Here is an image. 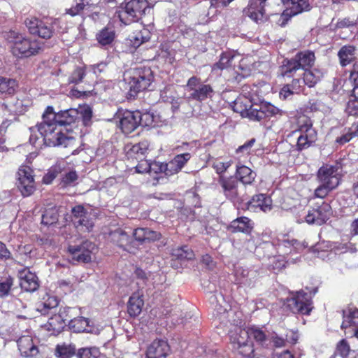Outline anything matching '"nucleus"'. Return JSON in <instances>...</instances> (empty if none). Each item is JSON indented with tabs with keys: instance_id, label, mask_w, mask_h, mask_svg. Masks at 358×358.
<instances>
[{
	"instance_id": "nucleus-43",
	"label": "nucleus",
	"mask_w": 358,
	"mask_h": 358,
	"mask_svg": "<svg viewBox=\"0 0 358 358\" xmlns=\"http://www.w3.org/2000/svg\"><path fill=\"white\" fill-rule=\"evenodd\" d=\"M237 175L243 184H250L255 177V173L245 166L238 167Z\"/></svg>"
},
{
	"instance_id": "nucleus-62",
	"label": "nucleus",
	"mask_w": 358,
	"mask_h": 358,
	"mask_svg": "<svg viewBox=\"0 0 358 358\" xmlns=\"http://www.w3.org/2000/svg\"><path fill=\"white\" fill-rule=\"evenodd\" d=\"M350 350V348L348 342L343 339L341 340L336 346V352L340 355L342 357H346L348 356Z\"/></svg>"
},
{
	"instance_id": "nucleus-46",
	"label": "nucleus",
	"mask_w": 358,
	"mask_h": 358,
	"mask_svg": "<svg viewBox=\"0 0 358 358\" xmlns=\"http://www.w3.org/2000/svg\"><path fill=\"white\" fill-rule=\"evenodd\" d=\"M32 169L27 165H22L17 173V182L34 180Z\"/></svg>"
},
{
	"instance_id": "nucleus-10",
	"label": "nucleus",
	"mask_w": 358,
	"mask_h": 358,
	"mask_svg": "<svg viewBox=\"0 0 358 358\" xmlns=\"http://www.w3.org/2000/svg\"><path fill=\"white\" fill-rule=\"evenodd\" d=\"M331 215V208L328 203L322 201L315 207L308 210L306 216V222L308 224L322 225L324 224Z\"/></svg>"
},
{
	"instance_id": "nucleus-16",
	"label": "nucleus",
	"mask_w": 358,
	"mask_h": 358,
	"mask_svg": "<svg viewBox=\"0 0 358 358\" xmlns=\"http://www.w3.org/2000/svg\"><path fill=\"white\" fill-rule=\"evenodd\" d=\"M20 285L26 292H34L38 287V278L35 273L31 272L28 268H23L18 273Z\"/></svg>"
},
{
	"instance_id": "nucleus-53",
	"label": "nucleus",
	"mask_w": 358,
	"mask_h": 358,
	"mask_svg": "<svg viewBox=\"0 0 358 358\" xmlns=\"http://www.w3.org/2000/svg\"><path fill=\"white\" fill-rule=\"evenodd\" d=\"M85 76V71L83 67L76 68L69 78L70 83L77 84L82 81L83 77Z\"/></svg>"
},
{
	"instance_id": "nucleus-31",
	"label": "nucleus",
	"mask_w": 358,
	"mask_h": 358,
	"mask_svg": "<svg viewBox=\"0 0 358 358\" xmlns=\"http://www.w3.org/2000/svg\"><path fill=\"white\" fill-rule=\"evenodd\" d=\"M248 204L249 207L259 208L264 212L271 209V199L263 194L254 196Z\"/></svg>"
},
{
	"instance_id": "nucleus-44",
	"label": "nucleus",
	"mask_w": 358,
	"mask_h": 358,
	"mask_svg": "<svg viewBox=\"0 0 358 358\" xmlns=\"http://www.w3.org/2000/svg\"><path fill=\"white\" fill-rule=\"evenodd\" d=\"M76 353V347L72 344L62 343L57 345L55 355L62 358H68L74 355Z\"/></svg>"
},
{
	"instance_id": "nucleus-18",
	"label": "nucleus",
	"mask_w": 358,
	"mask_h": 358,
	"mask_svg": "<svg viewBox=\"0 0 358 358\" xmlns=\"http://www.w3.org/2000/svg\"><path fill=\"white\" fill-rule=\"evenodd\" d=\"M256 106L257 109L254 112L255 115H252L255 117L254 121H261L266 117H278L285 113L281 109L268 103L261 106L256 105Z\"/></svg>"
},
{
	"instance_id": "nucleus-64",
	"label": "nucleus",
	"mask_w": 358,
	"mask_h": 358,
	"mask_svg": "<svg viewBox=\"0 0 358 358\" xmlns=\"http://www.w3.org/2000/svg\"><path fill=\"white\" fill-rule=\"evenodd\" d=\"M335 188L334 187H327L325 184L320 183L315 190V196L320 199H324L331 190Z\"/></svg>"
},
{
	"instance_id": "nucleus-59",
	"label": "nucleus",
	"mask_w": 358,
	"mask_h": 358,
	"mask_svg": "<svg viewBox=\"0 0 358 358\" xmlns=\"http://www.w3.org/2000/svg\"><path fill=\"white\" fill-rule=\"evenodd\" d=\"M255 142V138H251L245 143H244L243 145L239 146L236 150V153L242 155H252V148L253 147Z\"/></svg>"
},
{
	"instance_id": "nucleus-58",
	"label": "nucleus",
	"mask_w": 358,
	"mask_h": 358,
	"mask_svg": "<svg viewBox=\"0 0 358 358\" xmlns=\"http://www.w3.org/2000/svg\"><path fill=\"white\" fill-rule=\"evenodd\" d=\"M257 87L255 86L252 89L248 85H244L241 89V96L244 99H248L250 100L255 101V96L256 95Z\"/></svg>"
},
{
	"instance_id": "nucleus-11",
	"label": "nucleus",
	"mask_w": 358,
	"mask_h": 358,
	"mask_svg": "<svg viewBox=\"0 0 358 358\" xmlns=\"http://www.w3.org/2000/svg\"><path fill=\"white\" fill-rule=\"evenodd\" d=\"M338 166L326 164L320 168L317 178L320 183L325 184L327 187H336L339 184Z\"/></svg>"
},
{
	"instance_id": "nucleus-23",
	"label": "nucleus",
	"mask_w": 358,
	"mask_h": 358,
	"mask_svg": "<svg viewBox=\"0 0 358 358\" xmlns=\"http://www.w3.org/2000/svg\"><path fill=\"white\" fill-rule=\"evenodd\" d=\"M187 158H173L167 163H162L158 169V174L164 173L165 176H171L176 173L187 162Z\"/></svg>"
},
{
	"instance_id": "nucleus-27",
	"label": "nucleus",
	"mask_w": 358,
	"mask_h": 358,
	"mask_svg": "<svg viewBox=\"0 0 358 358\" xmlns=\"http://www.w3.org/2000/svg\"><path fill=\"white\" fill-rule=\"evenodd\" d=\"M144 302L142 294L139 292L134 293L127 303V312L131 317L138 316L142 310Z\"/></svg>"
},
{
	"instance_id": "nucleus-61",
	"label": "nucleus",
	"mask_w": 358,
	"mask_h": 358,
	"mask_svg": "<svg viewBox=\"0 0 358 358\" xmlns=\"http://www.w3.org/2000/svg\"><path fill=\"white\" fill-rule=\"evenodd\" d=\"M171 352V348L167 341L165 340L158 339V358H165Z\"/></svg>"
},
{
	"instance_id": "nucleus-42",
	"label": "nucleus",
	"mask_w": 358,
	"mask_h": 358,
	"mask_svg": "<svg viewBox=\"0 0 358 358\" xmlns=\"http://www.w3.org/2000/svg\"><path fill=\"white\" fill-rule=\"evenodd\" d=\"M231 337V341L234 344H236L237 346L245 344L250 341V328L248 329L238 328L236 329V334L235 335H232Z\"/></svg>"
},
{
	"instance_id": "nucleus-12",
	"label": "nucleus",
	"mask_w": 358,
	"mask_h": 358,
	"mask_svg": "<svg viewBox=\"0 0 358 358\" xmlns=\"http://www.w3.org/2000/svg\"><path fill=\"white\" fill-rule=\"evenodd\" d=\"M218 182L223 189L224 195L233 202H239L243 199L241 198L238 180L233 177L224 178L220 176Z\"/></svg>"
},
{
	"instance_id": "nucleus-40",
	"label": "nucleus",
	"mask_w": 358,
	"mask_h": 358,
	"mask_svg": "<svg viewBox=\"0 0 358 358\" xmlns=\"http://www.w3.org/2000/svg\"><path fill=\"white\" fill-rule=\"evenodd\" d=\"M16 185L18 190L24 197L32 195L36 190L34 180L17 182Z\"/></svg>"
},
{
	"instance_id": "nucleus-37",
	"label": "nucleus",
	"mask_w": 358,
	"mask_h": 358,
	"mask_svg": "<svg viewBox=\"0 0 358 358\" xmlns=\"http://www.w3.org/2000/svg\"><path fill=\"white\" fill-rule=\"evenodd\" d=\"M17 87V83L15 80L0 76V94H13Z\"/></svg>"
},
{
	"instance_id": "nucleus-22",
	"label": "nucleus",
	"mask_w": 358,
	"mask_h": 358,
	"mask_svg": "<svg viewBox=\"0 0 358 358\" xmlns=\"http://www.w3.org/2000/svg\"><path fill=\"white\" fill-rule=\"evenodd\" d=\"M171 266L174 268H178L181 264H178L177 261H185L192 259L194 257V252L188 246H182L173 250L171 253Z\"/></svg>"
},
{
	"instance_id": "nucleus-45",
	"label": "nucleus",
	"mask_w": 358,
	"mask_h": 358,
	"mask_svg": "<svg viewBox=\"0 0 358 358\" xmlns=\"http://www.w3.org/2000/svg\"><path fill=\"white\" fill-rule=\"evenodd\" d=\"M252 62H248V58H243L239 61L238 65H234V71L242 77H247L250 75L252 70Z\"/></svg>"
},
{
	"instance_id": "nucleus-60",
	"label": "nucleus",
	"mask_w": 358,
	"mask_h": 358,
	"mask_svg": "<svg viewBox=\"0 0 358 358\" xmlns=\"http://www.w3.org/2000/svg\"><path fill=\"white\" fill-rule=\"evenodd\" d=\"M239 353L246 357H250L254 352L252 342L250 341L245 344L237 346Z\"/></svg>"
},
{
	"instance_id": "nucleus-5",
	"label": "nucleus",
	"mask_w": 358,
	"mask_h": 358,
	"mask_svg": "<svg viewBox=\"0 0 358 358\" xmlns=\"http://www.w3.org/2000/svg\"><path fill=\"white\" fill-rule=\"evenodd\" d=\"M129 74L126 80L130 98H134L139 92L147 89L154 80L153 71L150 68L134 70Z\"/></svg>"
},
{
	"instance_id": "nucleus-54",
	"label": "nucleus",
	"mask_w": 358,
	"mask_h": 358,
	"mask_svg": "<svg viewBox=\"0 0 358 358\" xmlns=\"http://www.w3.org/2000/svg\"><path fill=\"white\" fill-rule=\"evenodd\" d=\"M231 165V162H225L222 158H215L213 166L218 174L224 172Z\"/></svg>"
},
{
	"instance_id": "nucleus-30",
	"label": "nucleus",
	"mask_w": 358,
	"mask_h": 358,
	"mask_svg": "<svg viewBox=\"0 0 358 358\" xmlns=\"http://www.w3.org/2000/svg\"><path fill=\"white\" fill-rule=\"evenodd\" d=\"M304 243H300L295 239L289 240L288 238H283L279 241L278 244V252L287 254L292 252V248L294 250H299L302 248H306Z\"/></svg>"
},
{
	"instance_id": "nucleus-8",
	"label": "nucleus",
	"mask_w": 358,
	"mask_h": 358,
	"mask_svg": "<svg viewBox=\"0 0 358 358\" xmlns=\"http://www.w3.org/2000/svg\"><path fill=\"white\" fill-rule=\"evenodd\" d=\"M315 59V55L311 51L299 52L294 58L287 61L286 64H285V69L283 74L292 73L300 69L306 70V67L313 65Z\"/></svg>"
},
{
	"instance_id": "nucleus-36",
	"label": "nucleus",
	"mask_w": 358,
	"mask_h": 358,
	"mask_svg": "<svg viewBox=\"0 0 358 358\" xmlns=\"http://www.w3.org/2000/svg\"><path fill=\"white\" fill-rule=\"evenodd\" d=\"M309 133L300 132L297 140V148L303 150L310 146L316 140L317 133L315 130H309Z\"/></svg>"
},
{
	"instance_id": "nucleus-49",
	"label": "nucleus",
	"mask_w": 358,
	"mask_h": 358,
	"mask_svg": "<svg viewBox=\"0 0 358 358\" xmlns=\"http://www.w3.org/2000/svg\"><path fill=\"white\" fill-rule=\"evenodd\" d=\"M58 220V213L55 208L46 210L42 215V223L45 225H51Z\"/></svg>"
},
{
	"instance_id": "nucleus-52",
	"label": "nucleus",
	"mask_w": 358,
	"mask_h": 358,
	"mask_svg": "<svg viewBox=\"0 0 358 358\" xmlns=\"http://www.w3.org/2000/svg\"><path fill=\"white\" fill-rule=\"evenodd\" d=\"M13 285V280L10 277L1 279L0 280V296H5L8 295L11 287Z\"/></svg>"
},
{
	"instance_id": "nucleus-48",
	"label": "nucleus",
	"mask_w": 358,
	"mask_h": 358,
	"mask_svg": "<svg viewBox=\"0 0 358 358\" xmlns=\"http://www.w3.org/2000/svg\"><path fill=\"white\" fill-rule=\"evenodd\" d=\"M78 358H99L100 352L96 347L83 348L78 350Z\"/></svg>"
},
{
	"instance_id": "nucleus-57",
	"label": "nucleus",
	"mask_w": 358,
	"mask_h": 358,
	"mask_svg": "<svg viewBox=\"0 0 358 358\" xmlns=\"http://www.w3.org/2000/svg\"><path fill=\"white\" fill-rule=\"evenodd\" d=\"M140 124L144 127H151L154 123L155 115L153 113L145 112L141 114L139 112Z\"/></svg>"
},
{
	"instance_id": "nucleus-34",
	"label": "nucleus",
	"mask_w": 358,
	"mask_h": 358,
	"mask_svg": "<svg viewBox=\"0 0 358 358\" xmlns=\"http://www.w3.org/2000/svg\"><path fill=\"white\" fill-rule=\"evenodd\" d=\"M236 57L231 52H224L220 56L218 62L213 64L212 71L215 72L217 70H223L230 67L234 68V60Z\"/></svg>"
},
{
	"instance_id": "nucleus-38",
	"label": "nucleus",
	"mask_w": 358,
	"mask_h": 358,
	"mask_svg": "<svg viewBox=\"0 0 358 358\" xmlns=\"http://www.w3.org/2000/svg\"><path fill=\"white\" fill-rule=\"evenodd\" d=\"M115 32L112 28L105 27L96 34V39L101 45L110 44L115 39Z\"/></svg>"
},
{
	"instance_id": "nucleus-35",
	"label": "nucleus",
	"mask_w": 358,
	"mask_h": 358,
	"mask_svg": "<svg viewBox=\"0 0 358 358\" xmlns=\"http://www.w3.org/2000/svg\"><path fill=\"white\" fill-rule=\"evenodd\" d=\"M338 55L341 64L347 66L355 58V48L352 45H345L339 50Z\"/></svg>"
},
{
	"instance_id": "nucleus-28",
	"label": "nucleus",
	"mask_w": 358,
	"mask_h": 358,
	"mask_svg": "<svg viewBox=\"0 0 358 358\" xmlns=\"http://www.w3.org/2000/svg\"><path fill=\"white\" fill-rule=\"evenodd\" d=\"M232 232L250 234L253 229V222L246 217H241L233 220L229 226Z\"/></svg>"
},
{
	"instance_id": "nucleus-7",
	"label": "nucleus",
	"mask_w": 358,
	"mask_h": 358,
	"mask_svg": "<svg viewBox=\"0 0 358 358\" xmlns=\"http://www.w3.org/2000/svg\"><path fill=\"white\" fill-rule=\"evenodd\" d=\"M311 296L303 290L297 291L287 299V306L294 313L308 315L312 310Z\"/></svg>"
},
{
	"instance_id": "nucleus-63",
	"label": "nucleus",
	"mask_w": 358,
	"mask_h": 358,
	"mask_svg": "<svg viewBox=\"0 0 358 358\" xmlns=\"http://www.w3.org/2000/svg\"><path fill=\"white\" fill-rule=\"evenodd\" d=\"M96 155H106L109 156L112 155H116L113 152V145L110 143L106 142L103 143L96 150Z\"/></svg>"
},
{
	"instance_id": "nucleus-51",
	"label": "nucleus",
	"mask_w": 358,
	"mask_h": 358,
	"mask_svg": "<svg viewBox=\"0 0 358 358\" xmlns=\"http://www.w3.org/2000/svg\"><path fill=\"white\" fill-rule=\"evenodd\" d=\"M298 124L299 132L309 133V130H315L311 120L305 115L299 117Z\"/></svg>"
},
{
	"instance_id": "nucleus-1",
	"label": "nucleus",
	"mask_w": 358,
	"mask_h": 358,
	"mask_svg": "<svg viewBox=\"0 0 358 358\" xmlns=\"http://www.w3.org/2000/svg\"><path fill=\"white\" fill-rule=\"evenodd\" d=\"M29 143L36 149L43 144L48 146L67 147L73 143V138L63 134L55 121V113L52 106H48L43 114V121L35 127H31Z\"/></svg>"
},
{
	"instance_id": "nucleus-55",
	"label": "nucleus",
	"mask_w": 358,
	"mask_h": 358,
	"mask_svg": "<svg viewBox=\"0 0 358 358\" xmlns=\"http://www.w3.org/2000/svg\"><path fill=\"white\" fill-rule=\"evenodd\" d=\"M85 4H89L87 0H76V5L66 10V13L71 16H75L83 10Z\"/></svg>"
},
{
	"instance_id": "nucleus-47",
	"label": "nucleus",
	"mask_w": 358,
	"mask_h": 358,
	"mask_svg": "<svg viewBox=\"0 0 358 358\" xmlns=\"http://www.w3.org/2000/svg\"><path fill=\"white\" fill-rule=\"evenodd\" d=\"M358 134V122L352 124L345 134L336 139V142L340 144H344L350 141L354 136Z\"/></svg>"
},
{
	"instance_id": "nucleus-2",
	"label": "nucleus",
	"mask_w": 358,
	"mask_h": 358,
	"mask_svg": "<svg viewBox=\"0 0 358 358\" xmlns=\"http://www.w3.org/2000/svg\"><path fill=\"white\" fill-rule=\"evenodd\" d=\"M7 40L13 55L17 57H29L36 55L42 50V43L37 39H31L24 34L10 31Z\"/></svg>"
},
{
	"instance_id": "nucleus-50",
	"label": "nucleus",
	"mask_w": 358,
	"mask_h": 358,
	"mask_svg": "<svg viewBox=\"0 0 358 358\" xmlns=\"http://www.w3.org/2000/svg\"><path fill=\"white\" fill-rule=\"evenodd\" d=\"M145 41H147L146 37L143 36V33L139 31L130 35L127 39V43L129 45L136 48Z\"/></svg>"
},
{
	"instance_id": "nucleus-39",
	"label": "nucleus",
	"mask_w": 358,
	"mask_h": 358,
	"mask_svg": "<svg viewBox=\"0 0 358 358\" xmlns=\"http://www.w3.org/2000/svg\"><path fill=\"white\" fill-rule=\"evenodd\" d=\"M322 77V73L317 70H305L303 73V83L309 87H313Z\"/></svg>"
},
{
	"instance_id": "nucleus-32",
	"label": "nucleus",
	"mask_w": 358,
	"mask_h": 358,
	"mask_svg": "<svg viewBox=\"0 0 358 358\" xmlns=\"http://www.w3.org/2000/svg\"><path fill=\"white\" fill-rule=\"evenodd\" d=\"M148 150V143L146 141H142L137 144L127 143L124 148L125 155L127 157H134L135 155H144Z\"/></svg>"
},
{
	"instance_id": "nucleus-24",
	"label": "nucleus",
	"mask_w": 358,
	"mask_h": 358,
	"mask_svg": "<svg viewBox=\"0 0 358 358\" xmlns=\"http://www.w3.org/2000/svg\"><path fill=\"white\" fill-rule=\"evenodd\" d=\"M79 111L76 108H70L66 110L55 113V121L57 122L60 128L62 126L70 125L79 120Z\"/></svg>"
},
{
	"instance_id": "nucleus-15",
	"label": "nucleus",
	"mask_w": 358,
	"mask_h": 358,
	"mask_svg": "<svg viewBox=\"0 0 358 358\" xmlns=\"http://www.w3.org/2000/svg\"><path fill=\"white\" fill-rule=\"evenodd\" d=\"M254 101L243 97H238L234 102L233 109L236 113H240L242 117H248L251 120H255V115L254 113L257 109L256 105L252 103Z\"/></svg>"
},
{
	"instance_id": "nucleus-56",
	"label": "nucleus",
	"mask_w": 358,
	"mask_h": 358,
	"mask_svg": "<svg viewBox=\"0 0 358 358\" xmlns=\"http://www.w3.org/2000/svg\"><path fill=\"white\" fill-rule=\"evenodd\" d=\"M250 338H253L257 342L261 344L267 339V336L265 333L258 328H250Z\"/></svg>"
},
{
	"instance_id": "nucleus-14",
	"label": "nucleus",
	"mask_w": 358,
	"mask_h": 358,
	"mask_svg": "<svg viewBox=\"0 0 358 358\" xmlns=\"http://www.w3.org/2000/svg\"><path fill=\"white\" fill-rule=\"evenodd\" d=\"M96 250L95 245L86 241L79 246L69 247V251L72 255L73 259L83 262H89L92 259V254Z\"/></svg>"
},
{
	"instance_id": "nucleus-17",
	"label": "nucleus",
	"mask_w": 358,
	"mask_h": 358,
	"mask_svg": "<svg viewBox=\"0 0 358 358\" xmlns=\"http://www.w3.org/2000/svg\"><path fill=\"white\" fill-rule=\"evenodd\" d=\"M234 275L237 284L252 287L257 278L258 273L256 270L238 266L235 269Z\"/></svg>"
},
{
	"instance_id": "nucleus-9",
	"label": "nucleus",
	"mask_w": 358,
	"mask_h": 358,
	"mask_svg": "<svg viewBox=\"0 0 358 358\" xmlns=\"http://www.w3.org/2000/svg\"><path fill=\"white\" fill-rule=\"evenodd\" d=\"M282 2L286 8L280 16L281 26H284L291 17L310 9L309 0H282Z\"/></svg>"
},
{
	"instance_id": "nucleus-21",
	"label": "nucleus",
	"mask_w": 358,
	"mask_h": 358,
	"mask_svg": "<svg viewBox=\"0 0 358 358\" xmlns=\"http://www.w3.org/2000/svg\"><path fill=\"white\" fill-rule=\"evenodd\" d=\"M18 349L23 357H33L38 355V349L30 336H23L17 341Z\"/></svg>"
},
{
	"instance_id": "nucleus-3",
	"label": "nucleus",
	"mask_w": 358,
	"mask_h": 358,
	"mask_svg": "<svg viewBox=\"0 0 358 358\" xmlns=\"http://www.w3.org/2000/svg\"><path fill=\"white\" fill-rule=\"evenodd\" d=\"M152 9L147 0H125L124 6L117 12V15L121 22L129 24L138 21Z\"/></svg>"
},
{
	"instance_id": "nucleus-19",
	"label": "nucleus",
	"mask_w": 358,
	"mask_h": 358,
	"mask_svg": "<svg viewBox=\"0 0 358 358\" xmlns=\"http://www.w3.org/2000/svg\"><path fill=\"white\" fill-rule=\"evenodd\" d=\"M266 0H251L248 8L245 9V14L257 23H261L264 20V3Z\"/></svg>"
},
{
	"instance_id": "nucleus-20",
	"label": "nucleus",
	"mask_w": 358,
	"mask_h": 358,
	"mask_svg": "<svg viewBox=\"0 0 358 358\" xmlns=\"http://www.w3.org/2000/svg\"><path fill=\"white\" fill-rule=\"evenodd\" d=\"M69 328L75 332H87L94 334L99 333V329L90 324V321L84 317H78L69 321Z\"/></svg>"
},
{
	"instance_id": "nucleus-4",
	"label": "nucleus",
	"mask_w": 358,
	"mask_h": 358,
	"mask_svg": "<svg viewBox=\"0 0 358 358\" xmlns=\"http://www.w3.org/2000/svg\"><path fill=\"white\" fill-rule=\"evenodd\" d=\"M58 24L57 19L48 17L38 18L29 16L24 20V24L29 34L43 39H50L53 36Z\"/></svg>"
},
{
	"instance_id": "nucleus-26",
	"label": "nucleus",
	"mask_w": 358,
	"mask_h": 358,
	"mask_svg": "<svg viewBox=\"0 0 358 358\" xmlns=\"http://www.w3.org/2000/svg\"><path fill=\"white\" fill-rule=\"evenodd\" d=\"M111 240L120 248L130 253L136 252V247L129 244V236L122 230L118 229L110 234Z\"/></svg>"
},
{
	"instance_id": "nucleus-41",
	"label": "nucleus",
	"mask_w": 358,
	"mask_h": 358,
	"mask_svg": "<svg viewBox=\"0 0 358 358\" xmlns=\"http://www.w3.org/2000/svg\"><path fill=\"white\" fill-rule=\"evenodd\" d=\"M133 235L136 241H139L141 243L154 240L156 236L155 231L143 228L136 229L134 231Z\"/></svg>"
},
{
	"instance_id": "nucleus-33",
	"label": "nucleus",
	"mask_w": 358,
	"mask_h": 358,
	"mask_svg": "<svg viewBox=\"0 0 358 358\" xmlns=\"http://www.w3.org/2000/svg\"><path fill=\"white\" fill-rule=\"evenodd\" d=\"M210 303L213 306L214 310L216 312L217 317H222L224 314L229 315L231 313L227 311L229 307L227 302L224 301L222 294L213 295L210 299Z\"/></svg>"
},
{
	"instance_id": "nucleus-25",
	"label": "nucleus",
	"mask_w": 358,
	"mask_h": 358,
	"mask_svg": "<svg viewBox=\"0 0 358 358\" xmlns=\"http://www.w3.org/2000/svg\"><path fill=\"white\" fill-rule=\"evenodd\" d=\"M72 213L73 216L78 219L76 221L77 224V227L80 231H90L94 227V223L91 220H87V224H85V218H86L87 212L85 208L82 206H77L72 209Z\"/></svg>"
},
{
	"instance_id": "nucleus-6",
	"label": "nucleus",
	"mask_w": 358,
	"mask_h": 358,
	"mask_svg": "<svg viewBox=\"0 0 358 358\" xmlns=\"http://www.w3.org/2000/svg\"><path fill=\"white\" fill-rule=\"evenodd\" d=\"M187 90L189 92L187 96L189 100L202 101L208 98H211L214 91L211 85L201 84V78L192 76L187 80Z\"/></svg>"
},
{
	"instance_id": "nucleus-13",
	"label": "nucleus",
	"mask_w": 358,
	"mask_h": 358,
	"mask_svg": "<svg viewBox=\"0 0 358 358\" xmlns=\"http://www.w3.org/2000/svg\"><path fill=\"white\" fill-rule=\"evenodd\" d=\"M120 127L125 134L133 132L140 124L139 111L124 110L119 113Z\"/></svg>"
},
{
	"instance_id": "nucleus-29",
	"label": "nucleus",
	"mask_w": 358,
	"mask_h": 358,
	"mask_svg": "<svg viewBox=\"0 0 358 358\" xmlns=\"http://www.w3.org/2000/svg\"><path fill=\"white\" fill-rule=\"evenodd\" d=\"M66 321L67 319H64L61 313L54 315L49 319L45 327L51 334H57L64 328Z\"/></svg>"
}]
</instances>
